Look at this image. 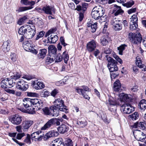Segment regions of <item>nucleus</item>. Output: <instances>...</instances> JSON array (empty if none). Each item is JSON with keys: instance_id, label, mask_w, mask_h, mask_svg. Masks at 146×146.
<instances>
[{"instance_id": "nucleus-1", "label": "nucleus", "mask_w": 146, "mask_h": 146, "mask_svg": "<svg viewBox=\"0 0 146 146\" xmlns=\"http://www.w3.org/2000/svg\"><path fill=\"white\" fill-rule=\"evenodd\" d=\"M54 105L50 107V109L54 112L53 115L57 116L59 113V110L66 113L68 112V110L65 106L64 100L61 98L56 99L53 102Z\"/></svg>"}, {"instance_id": "nucleus-2", "label": "nucleus", "mask_w": 146, "mask_h": 146, "mask_svg": "<svg viewBox=\"0 0 146 146\" xmlns=\"http://www.w3.org/2000/svg\"><path fill=\"white\" fill-rule=\"evenodd\" d=\"M104 9L100 6H98L94 7L92 11L91 15L92 17L96 20L102 18L104 14Z\"/></svg>"}, {"instance_id": "nucleus-3", "label": "nucleus", "mask_w": 146, "mask_h": 146, "mask_svg": "<svg viewBox=\"0 0 146 146\" xmlns=\"http://www.w3.org/2000/svg\"><path fill=\"white\" fill-rule=\"evenodd\" d=\"M129 37L131 42L134 44L140 43L142 40V37L140 33L136 34L130 33L129 34Z\"/></svg>"}, {"instance_id": "nucleus-4", "label": "nucleus", "mask_w": 146, "mask_h": 146, "mask_svg": "<svg viewBox=\"0 0 146 146\" xmlns=\"http://www.w3.org/2000/svg\"><path fill=\"white\" fill-rule=\"evenodd\" d=\"M135 138L138 141H143L146 137V135L140 130L136 129L133 131Z\"/></svg>"}, {"instance_id": "nucleus-5", "label": "nucleus", "mask_w": 146, "mask_h": 146, "mask_svg": "<svg viewBox=\"0 0 146 146\" xmlns=\"http://www.w3.org/2000/svg\"><path fill=\"white\" fill-rule=\"evenodd\" d=\"M9 119L12 123L15 125L20 124L22 120V117L18 114H15L11 116Z\"/></svg>"}, {"instance_id": "nucleus-6", "label": "nucleus", "mask_w": 146, "mask_h": 146, "mask_svg": "<svg viewBox=\"0 0 146 146\" xmlns=\"http://www.w3.org/2000/svg\"><path fill=\"white\" fill-rule=\"evenodd\" d=\"M134 110V108L129 104L125 103L121 106V110L125 114H129Z\"/></svg>"}, {"instance_id": "nucleus-7", "label": "nucleus", "mask_w": 146, "mask_h": 146, "mask_svg": "<svg viewBox=\"0 0 146 146\" xmlns=\"http://www.w3.org/2000/svg\"><path fill=\"white\" fill-rule=\"evenodd\" d=\"M14 84L12 80L6 78L2 81L1 82V86L2 88H11L13 86Z\"/></svg>"}, {"instance_id": "nucleus-8", "label": "nucleus", "mask_w": 146, "mask_h": 146, "mask_svg": "<svg viewBox=\"0 0 146 146\" xmlns=\"http://www.w3.org/2000/svg\"><path fill=\"white\" fill-rule=\"evenodd\" d=\"M16 86L17 88L23 91L26 90L29 87V85L27 82L22 79L20 80L17 82Z\"/></svg>"}, {"instance_id": "nucleus-9", "label": "nucleus", "mask_w": 146, "mask_h": 146, "mask_svg": "<svg viewBox=\"0 0 146 146\" xmlns=\"http://www.w3.org/2000/svg\"><path fill=\"white\" fill-rule=\"evenodd\" d=\"M31 137L32 140L35 141H39L42 140L43 135L41 131H38L31 134Z\"/></svg>"}, {"instance_id": "nucleus-10", "label": "nucleus", "mask_w": 146, "mask_h": 146, "mask_svg": "<svg viewBox=\"0 0 146 146\" xmlns=\"http://www.w3.org/2000/svg\"><path fill=\"white\" fill-rule=\"evenodd\" d=\"M35 33V29H33L28 26L26 33L25 34V36L26 38L30 39L32 38L34 36Z\"/></svg>"}, {"instance_id": "nucleus-11", "label": "nucleus", "mask_w": 146, "mask_h": 146, "mask_svg": "<svg viewBox=\"0 0 146 146\" xmlns=\"http://www.w3.org/2000/svg\"><path fill=\"white\" fill-rule=\"evenodd\" d=\"M43 11L46 14L52 15L55 13L56 10L53 6L46 5L43 7Z\"/></svg>"}, {"instance_id": "nucleus-12", "label": "nucleus", "mask_w": 146, "mask_h": 146, "mask_svg": "<svg viewBox=\"0 0 146 146\" xmlns=\"http://www.w3.org/2000/svg\"><path fill=\"white\" fill-rule=\"evenodd\" d=\"M97 42L94 40H92L89 42L87 44V48L88 51L90 52H92L96 47Z\"/></svg>"}, {"instance_id": "nucleus-13", "label": "nucleus", "mask_w": 146, "mask_h": 146, "mask_svg": "<svg viewBox=\"0 0 146 146\" xmlns=\"http://www.w3.org/2000/svg\"><path fill=\"white\" fill-rule=\"evenodd\" d=\"M23 46L24 48L28 51H33L34 49L31 42L28 41L24 42L23 43Z\"/></svg>"}, {"instance_id": "nucleus-14", "label": "nucleus", "mask_w": 146, "mask_h": 146, "mask_svg": "<svg viewBox=\"0 0 146 146\" xmlns=\"http://www.w3.org/2000/svg\"><path fill=\"white\" fill-rule=\"evenodd\" d=\"M114 8L113 12L115 16L122 14L124 12L121 9V7L115 4L113 5Z\"/></svg>"}, {"instance_id": "nucleus-15", "label": "nucleus", "mask_w": 146, "mask_h": 146, "mask_svg": "<svg viewBox=\"0 0 146 146\" xmlns=\"http://www.w3.org/2000/svg\"><path fill=\"white\" fill-rule=\"evenodd\" d=\"M136 64L137 67L141 68H143L142 70L144 71H146V66L143 64L141 58L139 56L136 57Z\"/></svg>"}, {"instance_id": "nucleus-16", "label": "nucleus", "mask_w": 146, "mask_h": 146, "mask_svg": "<svg viewBox=\"0 0 146 146\" xmlns=\"http://www.w3.org/2000/svg\"><path fill=\"white\" fill-rule=\"evenodd\" d=\"M11 43V42L9 40L4 42L2 48V50L4 52H7L9 50Z\"/></svg>"}, {"instance_id": "nucleus-17", "label": "nucleus", "mask_w": 146, "mask_h": 146, "mask_svg": "<svg viewBox=\"0 0 146 146\" xmlns=\"http://www.w3.org/2000/svg\"><path fill=\"white\" fill-rule=\"evenodd\" d=\"M33 124V121L31 120L23 122L22 125V129L24 131H27Z\"/></svg>"}, {"instance_id": "nucleus-18", "label": "nucleus", "mask_w": 146, "mask_h": 146, "mask_svg": "<svg viewBox=\"0 0 146 146\" xmlns=\"http://www.w3.org/2000/svg\"><path fill=\"white\" fill-rule=\"evenodd\" d=\"M51 144L50 146H64L62 138H60L54 140Z\"/></svg>"}, {"instance_id": "nucleus-19", "label": "nucleus", "mask_w": 146, "mask_h": 146, "mask_svg": "<svg viewBox=\"0 0 146 146\" xmlns=\"http://www.w3.org/2000/svg\"><path fill=\"white\" fill-rule=\"evenodd\" d=\"M59 135L58 133L56 131H51L47 133L44 136V140H47L53 136H57Z\"/></svg>"}, {"instance_id": "nucleus-20", "label": "nucleus", "mask_w": 146, "mask_h": 146, "mask_svg": "<svg viewBox=\"0 0 146 146\" xmlns=\"http://www.w3.org/2000/svg\"><path fill=\"white\" fill-rule=\"evenodd\" d=\"M106 60L108 61V67L117 65V62L108 55L106 56Z\"/></svg>"}, {"instance_id": "nucleus-21", "label": "nucleus", "mask_w": 146, "mask_h": 146, "mask_svg": "<svg viewBox=\"0 0 146 146\" xmlns=\"http://www.w3.org/2000/svg\"><path fill=\"white\" fill-rule=\"evenodd\" d=\"M14 21V19L12 14H9L5 16L4 17V21L5 23L9 24L12 23Z\"/></svg>"}, {"instance_id": "nucleus-22", "label": "nucleus", "mask_w": 146, "mask_h": 146, "mask_svg": "<svg viewBox=\"0 0 146 146\" xmlns=\"http://www.w3.org/2000/svg\"><path fill=\"white\" fill-rule=\"evenodd\" d=\"M54 118L50 119L41 128V130H45L50 128L51 126L54 125Z\"/></svg>"}, {"instance_id": "nucleus-23", "label": "nucleus", "mask_w": 146, "mask_h": 146, "mask_svg": "<svg viewBox=\"0 0 146 146\" xmlns=\"http://www.w3.org/2000/svg\"><path fill=\"white\" fill-rule=\"evenodd\" d=\"M32 105L37 107L39 109H40L42 106L41 101L38 99H32Z\"/></svg>"}, {"instance_id": "nucleus-24", "label": "nucleus", "mask_w": 146, "mask_h": 146, "mask_svg": "<svg viewBox=\"0 0 146 146\" xmlns=\"http://www.w3.org/2000/svg\"><path fill=\"white\" fill-rule=\"evenodd\" d=\"M34 87L36 90H39L45 87V85L43 82L40 80H37L36 83L35 82Z\"/></svg>"}, {"instance_id": "nucleus-25", "label": "nucleus", "mask_w": 146, "mask_h": 146, "mask_svg": "<svg viewBox=\"0 0 146 146\" xmlns=\"http://www.w3.org/2000/svg\"><path fill=\"white\" fill-rule=\"evenodd\" d=\"M76 92L80 95L82 96L84 98L86 99L89 100L90 97L87 94V93L84 92V91L79 89V87H76L75 88Z\"/></svg>"}, {"instance_id": "nucleus-26", "label": "nucleus", "mask_w": 146, "mask_h": 146, "mask_svg": "<svg viewBox=\"0 0 146 146\" xmlns=\"http://www.w3.org/2000/svg\"><path fill=\"white\" fill-rule=\"evenodd\" d=\"M68 130V127L66 125L63 124L58 128V130L59 132L64 133Z\"/></svg>"}, {"instance_id": "nucleus-27", "label": "nucleus", "mask_w": 146, "mask_h": 146, "mask_svg": "<svg viewBox=\"0 0 146 146\" xmlns=\"http://www.w3.org/2000/svg\"><path fill=\"white\" fill-rule=\"evenodd\" d=\"M133 127L134 128L140 129L142 130H145L146 129L143 123L141 122L139 123L137 122L134 123L133 125Z\"/></svg>"}, {"instance_id": "nucleus-28", "label": "nucleus", "mask_w": 146, "mask_h": 146, "mask_svg": "<svg viewBox=\"0 0 146 146\" xmlns=\"http://www.w3.org/2000/svg\"><path fill=\"white\" fill-rule=\"evenodd\" d=\"M50 110L51 111H50L48 108L47 107H45L42 110V112L44 114L46 115H51L52 116H55V115H53L54 114V112H53L52 110Z\"/></svg>"}, {"instance_id": "nucleus-29", "label": "nucleus", "mask_w": 146, "mask_h": 146, "mask_svg": "<svg viewBox=\"0 0 146 146\" xmlns=\"http://www.w3.org/2000/svg\"><path fill=\"white\" fill-rule=\"evenodd\" d=\"M58 36L54 34H52L48 37V41L50 43H54L58 40Z\"/></svg>"}, {"instance_id": "nucleus-30", "label": "nucleus", "mask_w": 146, "mask_h": 146, "mask_svg": "<svg viewBox=\"0 0 146 146\" xmlns=\"http://www.w3.org/2000/svg\"><path fill=\"white\" fill-rule=\"evenodd\" d=\"M28 26H21L19 29L18 33L19 35H23L25 36V34L26 33L27 29Z\"/></svg>"}, {"instance_id": "nucleus-31", "label": "nucleus", "mask_w": 146, "mask_h": 146, "mask_svg": "<svg viewBox=\"0 0 146 146\" xmlns=\"http://www.w3.org/2000/svg\"><path fill=\"white\" fill-rule=\"evenodd\" d=\"M109 38L107 36H102L100 39L101 44L103 46H105L108 43Z\"/></svg>"}, {"instance_id": "nucleus-32", "label": "nucleus", "mask_w": 146, "mask_h": 146, "mask_svg": "<svg viewBox=\"0 0 146 146\" xmlns=\"http://www.w3.org/2000/svg\"><path fill=\"white\" fill-rule=\"evenodd\" d=\"M16 134L17 133H9V135L10 137H13L12 138V139L13 140V141L19 145V146H22L24 145V144L21 143L19 142V141L16 139L14 138L16 136Z\"/></svg>"}, {"instance_id": "nucleus-33", "label": "nucleus", "mask_w": 146, "mask_h": 146, "mask_svg": "<svg viewBox=\"0 0 146 146\" xmlns=\"http://www.w3.org/2000/svg\"><path fill=\"white\" fill-rule=\"evenodd\" d=\"M140 108L141 110L144 111L146 109V100L145 99L141 100L138 105Z\"/></svg>"}, {"instance_id": "nucleus-34", "label": "nucleus", "mask_w": 146, "mask_h": 146, "mask_svg": "<svg viewBox=\"0 0 146 146\" xmlns=\"http://www.w3.org/2000/svg\"><path fill=\"white\" fill-rule=\"evenodd\" d=\"M48 50L49 53L52 54L53 56L56 54L57 49L54 46L52 45H50L48 47Z\"/></svg>"}, {"instance_id": "nucleus-35", "label": "nucleus", "mask_w": 146, "mask_h": 146, "mask_svg": "<svg viewBox=\"0 0 146 146\" xmlns=\"http://www.w3.org/2000/svg\"><path fill=\"white\" fill-rule=\"evenodd\" d=\"M47 50L46 49H40L38 54V57L39 58H43L46 53Z\"/></svg>"}, {"instance_id": "nucleus-36", "label": "nucleus", "mask_w": 146, "mask_h": 146, "mask_svg": "<svg viewBox=\"0 0 146 146\" xmlns=\"http://www.w3.org/2000/svg\"><path fill=\"white\" fill-rule=\"evenodd\" d=\"M21 2L25 5H30V7H32L35 4V1H29L28 0H21Z\"/></svg>"}, {"instance_id": "nucleus-37", "label": "nucleus", "mask_w": 146, "mask_h": 146, "mask_svg": "<svg viewBox=\"0 0 146 146\" xmlns=\"http://www.w3.org/2000/svg\"><path fill=\"white\" fill-rule=\"evenodd\" d=\"M77 123L82 127L86 126L87 124V121L84 118H82L81 120H78L77 121Z\"/></svg>"}, {"instance_id": "nucleus-38", "label": "nucleus", "mask_w": 146, "mask_h": 146, "mask_svg": "<svg viewBox=\"0 0 146 146\" xmlns=\"http://www.w3.org/2000/svg\"><path fill=\"white\" fill-rule=\"evenodd\" d=\"M28 19V16L27 15L24 16L22 17L21 18L18 20L17 23L19 25L23 24L25 21Z\"/></svg>"}, {"instance_id": "nucleus-39", "label": "nucleus", "mask_w": 146, "mask_h": 146, "mask_svg": "<svg viewBox=\"0 0 146 146\" xmlns=\"http://www.w3.org/2000/svg\"><path fill=\"white\" fill-rule=\"evenodd\" d=\"M33 8V7H19L16 11L18 12H22L31 9Z\"/></svg>"}, {"instance_id": "nucleus-40", "label": "nucleus", "mask_w": 146, "mask_h": 146, "mask_svg": "<svg viewBox=\"0 0 146 146\" xmlns=\"http://www.w3.org/2000/svg\"><path fill=\"white\" fill-rule=\"evenodd\" d=\"M131 99V96L130 95L125 94L122 95V100L123 101L129 102Z\"/></svg>"}, {"instance_id": "nucleus-41", "label": "nucleus", "mask_w": 146, "mask_h": 146, "mask_svg": "<svg viewBox=\"0 0 146 146\" xmlns=\"http://www.w3.org/2000/svg\"><path fill=\"white\" fill-rule=\"evenodd\" d=\"M107 103L108 106L110 105H117L116 101L114 100L113 98L111 97L109 98L108 101H107Z\"/></svg>"}, {"instance_id": "nucleus-42", "label": "nucleus", "mask_w": 146, "mask_h": 146, "mask_svg": "<svg viewBox=\"0 0 146 146\" xmlns=\"http://www.w3.org/2000/svg\"><path fill=\"white\" fill-rule=\"evenodd\" d=\"M130 20V23H137L138 19L137 16L136 15H134L132 16Z\"/></svg>"}, {"instance_id": "nucleus-43", "label": "nucleus", "mask_w": 146, "mask_h": 146, "mask_svg": "<svg viewBox=\"0 0 146 146\" xmlns=\"http://www.w3.org/2000/svg\"><path fill=\"white\" fill-rule=\"evenodd\" d=\"M64 60L65 63L66 64L67 63V61L69 59V56L67 52L66 51L64 52L62 56Z\"/></svg>"}, {"instance_id": "nucleus-44", "label": "nucleus", "mask_w": 146, "mask_h": 146, "mask_svg": "<svg viewBox=\"0 0 146 146\" xmlns=\"http://www.w3.org/2000/svg\"><path fill=\"white\" fill-rule=\"evenodd\" d=\"M122 25L121 24V22L120 23L115 25L113 27L114 29L116 31H119L121 30L122 29Z\"/></svg>"}, {"instance_id": "nucleus-45", "label": "nucleus", "mask_w": 146, "mask_h": 146, "mask_svg": "<svg viewBox=\"0 0 146 146\" xmlns=\"http://www.w3.org/2000/svg\"><path fill=\"white\" fill-rule=\"evenodd\" d=\"M126 46V45L125 44H122L119 47L117 48L118 50L119 51V54L120 55H122L123 52L124 50L125 47Z\"/></svg>"}, {"instance_id": "nucleus-46", "label": "nucleus", "mask_w": 146, "mask_h": 146, "mask_svg": "<svg viewBox=\"0 0 146 146\" xmlns=\"http://www.w3.org/2000/svg\"><path fill=\"white\" fill-rule=\"evenodd\" d=\"M110 72H115L118 70L117 65H114L108 67Z\"/></svg>"}, {"instance_id": "nucleus-47", "label": "nucleus", "mask_w": 146, "mask_h": 146, "mask_svg": "<svg viewBox=\"0 0 146 146\" xmlns=\"http://www.w3.org/2000/svg\"><path fill=\"white\" fill-rule=\"evenodd\" d=\"M66 78H64V80H61L57 82H56L55 84L57 86H62L66 84V82L67 80V79H65Z\"/></svg>"}, {"instance_id": "nucleus-48", "label": "nucleus", "mask_w": 146, "mask_h": 146, "mask_svg": "<svg viewBox=\"0 0 146 146\" xmlns=\"http://www.w3.org/2000/svg\"><path fill=\"white\" fill-rule=\"evenodd\" d=\"M40 94L41 97H46L50 95V93L46 90H44L40 92Z\"/></svg>"}, {"instance_id": "nucleus-49", "label": "nucleus", "mask_w": 146, "mask_h": 146, "mask_svg": "<svg viewBox=\"0 0 146 146\" xmlns=\"http://www.w3.org/2000/svg\"><path fill=\"white\" fill-rule=\"evenodd\" d=\"M120 22V21L118 18H113L111 21V24L113 27Z\"/></svg>"}, {"instance_id": "nucleus-50", "label": "nucleus", "mask_w": 146, "mask_h": 146, "mask_svg": "<svg viewBox=\"0 0 146 146\" xmlns=\"http://www.w3.org/2000/svg\"><path fill=\"white\" fill-rule=\"evenodd\" d=\"M21 76L20 72H16L13 73V79L14 80H16L19 79Z\"/></svg>"}, {"instance_id": "nucleus-51", "label": "nucleus", "mask_w": 146, "mask_h": 146, "mask_svg": "<svg viewBox=\"0 0 146 146\" xmlns=\"http://www.w3.org/2000/svg\"><path fill=\"white\" fill-rule=\"evenodd\" d=\"M108 106L109 110L110 111L114 113L116 112V110L117 105H110Z\"/></svg>"}, {"instance_id": "nucleus-52", "label": "nucleus", "mask_w": 146, "mask_h": 146, "mask_svg": "<svg viewBox=\"0 0 146 146\" xmlns=\"http://www.w3.org/2000/svg\"><path fill=\"white\" fill-rule=\"evenodd\" d=\"M134 3V2L133 1H131L126 3L123 4L122 5L127 8H129L131 7L133 5Z\"/></svg>"}, {"instance_id": "nucleus-53", "label": "nucleus", "mask_w": 146, "mask_h": 146, "mask_svg": "<svg viewBox=\"0 0 146 146\" xmlns=\"http://www.w3.org/2000/svg\"><path fill=\"white\" fill-rule=\"evenodd\" d=\"M112 54L113 57H114L117 61H118L120 64L122 63L123 62L122 60L119 58V56L116 55L115 53L113 52L112 53Z\"/></svg>"}, {"instance_id": "nucleus-54", "label": "nucleus", "mask_w": 146, "mask_h": 146, "mask_svg": "<svg viewBox=\"0 0 146 146\" xmlns=\"http://www.w3.org/2000/svg\"><path fill=\"white\" fill-rule=\"evenodd\" d=\"M130 117L133 120H135L139 117V114L137 112H135L132 115H130Z\"/></svg>"}, {"instance_id": "nucleus-55", "label": "nucleus", "mask_w": 146, "mask_h": 146, "mask_svg": "<svg viewBox=\"0 0 146 146\" xmlns=\"http://www.w3.org/2000/svg\"><path fill=\"white\" fill-rule=\"evenodd\" d=\"M31 135L30 136L29 134H27L26 137L24 140V142L27 144L31 143Z\"/></svg>"}, {"instance_id": "nucleus-56", "label": "nucleus", "mask_w": 146, "mask_h": 146, "mask_svg": "<svg viewBox=\"0 0 146 146\" xmlns=\"http://www.w3.org/2000/svg\"><path fill=\"white\" fill-rule=\"evenodd\" d=\"M55 62H60L62 60V57L60 54H58L55 58Z\"/></svg>"}, {"instance_id": "nucleus-57", "label": "nucleus", "mask_w": 146, "mask_h": 146, "mask_svg": "<svg viewBox=\"0 0 146 146\" xmlns=\"http://www.w3.org/2000/svg\"><path fill=\"white\" fill-rule=\"evenodd\" d=\"M27 113L31 114H34L35 113V110L34 108L31 107L27 109Z\"/></svg>"}, {"instance_id": "nucleus-58", "label": "nucleus", "mask_w": 146, "mask_h": 146, "mask_svg": "<svg viewBox=\"0 0 146 146\" xmlns=\"http://www.w3.org/2000/svg\"><path fill=\"white\" fill-rule=\"evenodd\" d=\"M97 23H95L91 26V30L92 33H94L96 31L97 29Z\"/></svg>"}, {"instance_id": "nucleus-59", "label": "nucleus", "mask_w": 146, "mask_h": 146, "mask_svg": "<svg viewBox=\"0 0 146 146\" xmlns=\"http://www.w3.org/2000/svg\"><path fill=\"white\" fill-rule=\"evenodd\" d=\"M137 27V23L135 24H131L130 23V29L131 30L133 31L136 29Z\"/></svg>"}, {"instance_id": "nucleus-60", "label": "nucleus", "mask_w": 146, "mask_h": 146, "mask_svg": "<svg viewBox=\"0 0 146 146\" xmlns=\"http://www.w3.org/2000/svg\"><path fill=\"white\" fill-rule=\"evenodd\" d=\"M45 33V32L44 31H42L40 32L36 38V40H38L40 38L44 36Z\"/></svg>"}, {"instance_id": "nucleus-61", "label": "nucleus", "mask_w": 146, "mask_h": 146, "mask_svg": "<svg viewBox=\"0 0 146 146\" xmlns=\"http://www.w3.org/2000/svg\"><path fill=\"white\" fill-rule=\"evenodd\" d=\"M54 60V59L52 58L51 57V56H48L46 58V62L48 64H49L52 62Z\"/></svg>"}, {"instance_id": "nucleus-62", "label": "nucleus", "mask_w": 146, "mask_h": 146, "mask_svg": "<svg viewBox=\"0 0 146 146\" xmlns=\"http://www.w3.org/2000/svg\"><path fill=\"white\" fill-rule=\"evenodd\" d=\"M66 146H73V144L72 140L68 139L66 140L65 142Z\"/></svg>"}, {"instance_id": "nucleus-63", "label": "nucleus", "mask_w": 146, "mask_h": 146, "mask_svg": "<svg viewBox=\"0 0 146 146\" xmlns=\"http://www.w3.org/2000/svg\"><path fill=\"white\" fill-rule=\"evenodd\" d=\"M10 58L13 62H15L17 60V57L16 54L14 53H11L10 55Z\"/></svg>"}, {"instance_id": "nucleus-64", "label": "nucleus", "mask_w": 146, "mask_h": 146, "mask_svg": "<svg viewBox=\"0 0 146 146\" xmlns=\"http://www.w3.org/2000/svg\"><path fill=\"white\" fill-rule=\"evenodd\" d=\"M93 52V54L97 58H98V56L100 53V50L97 49H95L94 50Z\"/></svg>"}]
</instances>
